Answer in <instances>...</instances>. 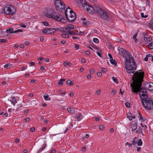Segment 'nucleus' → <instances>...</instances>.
Returning <instances> with one entry per match:
<instances>
[{
	"label": "nucleus",
	"instance_id": "39",
	"mask_svg": "<svg viewBox=\"0 0 153 153\" xmlns=\"http://www.w3.org/2000/svg\"><path fill=\"white\" fill-rule=\"evenodd\" d=\"M30 120L29 117H26L24 120L23 121L25 122H29L30 121Z\"/></svg>",
	"mask_w": 153,
	"mask_h": 153
},
{
	"label": "nucleus",
	"instance_id": "31",
	"mask_svg": "<svg viewBox=\"0 0 153 153\" xmlns=\"http://www.w3.org/2000/svg\"><path fill=\"white\" fill-rule=\"evenodd\" d=\"M136 138V137H134L133 138L132 141V144L133 145H134L137 143V141H135V140Z\"/></svg>",
	"mask_w": 153,
	"mask_h": 153
},
{
	"label": "nucleus",
	"instance_id": "4",
	"mask_svg": "<svg viewBox=\"0 0 153 153\" xmlns=\"http://www.w3.org/2000/svg\"><path fill=\"white\" fill-rule=\"evenodd\" d=\"M84 4H85L84 6H86L87 12L93 14L95 12L96 13L98 9H99V7L97 5H95L94 7H93L91 5L88 4L85 1H84Z\"/></svg>",
	"mask_w": 153,
	"mask_h": 153
},
{
	"label": "nucleus",
	"instance_id": "44",
	"mask_svg": "<svg viewBox=\"0 0 153 153\" xmlns=\"http://www.w3.org/2000/svg\"><path fill=\"white\" fill-rule=\"evenodd\" d=\"M97 54L100 57H102V55L98 51H97L96 52Z\"/></svg>",
	"mask_w": 153,
	"mask_h": 153
},
{
	"label": "nucleus",
	"instance_id": "17",
	"mask_svg": "<svg viewBox=\"0 0 153 153\" xmlns=\"http://www.w3.org/2000/svg\"><path fill=\"white\" fill-rule=\"evenodd\" d=\"M144 40L146 42H147L148 41H149V42H150L152 40V38L150 36H149L148 37H144Z\"/></svg>",
	"mask_w": 153,
	"mask_h": 153
},
{
	"label": "nucleus",
	"instance_id": "2",
	"mask_svg": "<svg viewBox=\"0 0 153 153\" xmlns=\"http://www.w3.org/2000/svg\"><path fill=\"white\" fill-rule=\"evenodd\" d=\"M125 61V67L127 72L130 74L134 73L136 69L137 65L133 57H130Z\"/></svg>",
	"mask_w": 153,
	"mask_h": 153
},
{
	"label": "nucleus",
	"instance_id": "36",
	"mask_svg": "<svg viewBox=\"0 0 153 153\" xmlns=\"http://www.w3.org/2000/svg\"><path fill=\"white\" fill-rule=\"evenodd\" d=\"M69 34L72 35H75L76 34L73 31L69 30L68 31Z\"/></svg>",
	"mask_w": 153,
	"mask_h": 153
},
{
	"label": "nucleus",
	"instance_id": "55",
	"mask_svg": "<svg viewBox=\"0 0 153 153\" xmlns=\"http://www.w3.org/2000/svg\"><path fill=\"white\" fill-rule=\"evenodd\" d=\"M30 66H35V63L34 62H31L30 63Z\"/></svg>",
	"mask_w": 153,
	"mask_h": 153
},
{
	"label": "nucleus",
	"instance_id": "50",
	"mask_svg": "<svg viewBox=\"0 0 153 153\" xmlns=\"http://www.w3.org/2000/svg\"><path fill=\"white\" fill-rule=\"evenodd\" d=\"M138 114L139 115L140 117V119L141 120L142 119H143V118L142 117V116L141 115V113L139 111H138Z\"/></svg>",
	"mask_w": 153,
	"mask_h": 153
},
{
	"label": "nucleus",
	"instance_id": "8",
	"mask_svg": "<svg viewBox=\"0 0 153 153\" xmlns=\"http://www.w3.org/2000/svg\"><path fill=\"white\" fill-rule=\"evenodd\" d=\"M13 7L12 5L5 6L4 9V13L7 15H13L16 12V10H13Z\"/></svg>",
	"mask_w": 153,
	"mask_h": 153
},
{
	"label": "nucleus",
	"instance_id": "58",
	"mask_svg": "<svg viewBox=\"0 0 153 153\" xmlns=\"http://www.w3.org/2000/svg\"><path fill=\"white\" fill-rule=\"evenodd\" d=\"M81 62L82 63H85V60L84 58H82L81 59Z\"/></svg>",
	"mask_w": 153,
	"mask_h": 153
},
{
	"label": "nucleus",
	"instance_id": "41",
	"mask_svg": "<svg viewBox=\"0 0 153 153\" xmlns=\"http://www.w3.org/2000/svg\"><path fill=\"white\" fill-rule=\"evenodd\" d=\"M141 17L143 18H146L148 17V15H146L145 16H144V14L143 13H142L141 14Z\"/></svg>",
	"mask_w": 153,
	"mask_h": 153
},
{
	"label": "nucleus",
	"instance_id": "29",
	"mask_svg": "<svg viewBox=\"0 0 153 153\" xmlns=\"http://www.w3.org/2000/svg\"><path fill=\"white\" fill-rule=\"evenodd\" d=\"M148 47L149 49H153V43L151 42L149 44Z\"/></svg>",
	"mask_w": 153,
	"mask_h": 153
},
{
	"label": "nucleus",
	"instance_id": "64",
	"mask_svg": "<svg viewBox=\"0 0 153 153\" xmlns=\"http://www.w3.org/2000/svg\"><path fill=\"white\" fill-rule=\"evenodd\" d=\"M100 93H101L100 90H98L96 92V94L98 95L100 94Z\"/></svg>",
	"mask_w": 153,
	"mask_h": 153
},
{
	"label": "nucleus",
	"instance_id": "45",
	"mask_svg": "<svg viewBox=\"0 0 153 153\" xmlns=\"http://www.w3.org/2000/svg\"><path fill=\"white\" fill-rule=\"evenodd\" d=\"M102 73H105L107 71V69L105 68H103L102 70Z\"/></svg>",
	"mask_w": 153,
	"mask_h": 153
},
{
	"label": "nucleus",
	"instance_id": "18",
	"mask_svg": "<svg viewBox=\"0 0 153 153\" xmlns=\"http://www.w3.org/2000/svg\"><path fill=\"white\" fill-rule=\"evenodd\" d=\"M67 110L71 114H74L75 112V111L74 109L71 108H67Z\"/></svg>",
	"mask_w": 153,
	"mask_h": 153
},
{
	"label": "nucleus",
	"instance_id": "25",
	"mask_svg": "<svg viewBox=\"0 0 153 153\" xmlns=\"http://www.w3.org/2000/svg\"><path fill=\"white\" fill-rule=\"evenodd\" d=\"M110 62L111 64L113 65H116L117 64L116 61L113 59H110Z\"/></svg>",
	"mask_w": 153,
	"mask_h": 153
},
{
	"label": "nucleus",
	"instance_id": "6",
	"mask_svg": "<svg viewBox=\"0 0 153 153\" xmlns=\"http://www.w3.org/2000/svg\"><path fill=\"white\" fill-rule=\"evenodd\" d=\"M100 17V19L107 20L108 18V15L106 11L101 9L99 7L96 13Z\"/></svg>",
	"mask_w": 153,
	"mask_h": 153
},
{
	"label": "nucleus",
	"instance_id": "15",
	"mask_svg": "<svg viewBox=\"0 0 153 153\" xmlns=\"http://www.w3.org/2000/svg\"><path fill=\"white\" fill-rule=\"evenodd\" d=\"M46 144L45 143H44L42 145V147L39 150L38 153H40L42 152L45 148Z\"/></svg>",
	"mask_w": 153,
	"mask_h": 153
},
{
	"label": "nucleus",
	"instance_id": "27",
	"mask_svg": "<svg viewBox=\"0 0 153 153\" xmlns=\"http://www.w3.org/2000/svg\"><path fill=\"white\" fill-rule=\"evenodd\" d=\"M59 18H61V19L59 21L61 22L62 23H65L66 21V20L64 19L63 18H62L61 16L59 15Z\"/></svg>",
	"mask_w": 153,
	"mask_h": 153
},
{
	"label": "nucleus",
	"instance_id": "33",
	"mask_svg": "<svg viewBox=\"0 0 153 153\" xmlns=\"http://www.w3.org/2000/svg\"><path fill=\"white\" fill-rule=\"evenodd\" d=\"M93 41L94 42L96 43H98L99 42V40L97 38H94Z\"/></svg>",
	"mask_w": 153,
	"mask_h": 153
},
{
	"label": "nucleus",
	"instance_id": "37",
	"mask_svg": "<svg viewBox=\"0 0 153 153\" xmlns=\"http://www.w3.org/2000/svg\"><path fill=\"white\" fill-rule=\"evenodd\" d=\"M0 42L1 43L7 42V40L5 39H0Z\"/></svg>",
	"mask_w": 153,
	"mask_h": 153
},
{
	"label": "nucleus",
	"instance_id": "38",
	"mask_svg": "<svg viewBox=\"0 0 153 153\" xmlns=\"http://www.w3.org/2000/svg\"><path fill=\"white\" fill-rule=\"evenodd\" d=\"M126 106L127 107L130 108V104L128 102H126L125 103Z\"/></svg>",
	"mask_w": 153,
	"mask_h": 153
},
{
	"label": "nucleus",
	"instance_id": "61",
	"mask_svg": "<svg viewBox=\"0 0 153 153\" xmlns=\"http://www.w3.org/2000/svg\"><path fill=\"white\" fill-rule=\"evenodd\" d=\"M146 57H152V55L151 54H147L146 55Z\"/></svg>",
	"mask_w": 153,
	"mask_h": 153
},
{
	"label": "nucleus",
	"instance_id": "24",
	"mask_svg": "<svg viewBox=\"0 0 153 153\" xmlns=\"http://www.w3.org/2000/svg\"><path fill=\"white\" fill-rule=\"evenodd\" d=\"M137 143L138 146H141L142 145V141L141 139H139L137 142Z\"/></svg>",
	"mask_w": 153,
	"mask_h": 153
},
{
	"label": "nucleus",
	"instance_id": "42",
	"mask_svg": "<svg viewBox=\"0 0 153 153\" xmlns=\"http://www.w3.org/2000/svg\"><path fill=\"white\" fill-rule=\"evenodd\" d=\"M42 23L43 24V25L45 26H48L49 25V23L45 21L43 22Z\"/></svg>",
	"mask_w": 153,
	"mask_h": 153
},
{
	"label": "nucleus",
	"instance_id": "47",
	"mask_svg": "<svg viewBox=\"0 0 153 153\" xmlns=\"http://www.w3.org/2000/svg\"><path fill=\"white\" fill-rule=\"evenodd\" d=\"M52 28H48V31H49V34L52 33Z\"/></svg>",
	"mask_w": 153,
	"mask_h": 153
},
{
	"label": "nucleus",
	"instance_id": "3",
	"mask_svg": "<svg viewBox=\"0 0 153 153\" xmlns=\"http://www.w3.org/2000/svg\"><path fill=\"white\" fill-rule=\"evenodd\" d=\"M45 16L48 18H53L56 21H59L61 18H59V15L55 12L53 9H49L47 13L45 14Z\"/></svg>",
	"mask_w": 153,
	"mask_h": 153
},
{
	"label": "nucleus",
	"instance_id": "9",
	"mask_svg": "<svg viewBox=\"0 0 153 153\" xmlns=\"http://www.w3.org/2000/svg\"><path fill=\"white\" fill-rule=\"evenodd\" d=\"M13 30L14 29L13 27H8L6 30V32L9 34H11L13 33H16L22 32V30L21 29H18L14 31Z\"/></svg>",
	"mask_w": 153,
	"mask_h": 153
},
{
	"label": "nucleus",
	"instance_id": "23",
	"mask_svg": "<svg viewBox=\"0 0 153 153\" xmlns=\"http://www.w3.org/2000/svg\"><path fill=\"white\" fill-rule=\"evenodd\" d=\"M12 66V65L11 64H7L4 65L5 68H10Z\"/></svg>",
	"mask_w": 153,
	"mask_h": 153
},
{
	"label": "nucleus",
	"instance_id": "35",
	"mask_svg": "<svg viewBox=\"0 0 153 153\" xmlns=\"http://www.w3.org/2000/svg\"><path fill=\"white\" fill-rule=\"evenodd\" d=\"M112 79L114 82L116 83V84H118V82L117 81V79L115 77H113Z\"/></svg>",
	"mask_w": 153,
	"mask_h": 153
},
{
	"label": "nucleus",
	"instance_id": "21",
	"mask_svg": "<svg viewBox=\"0 0 153 153\" xmlns=\"http://www.w3.org/2000/svg\"><path fill=\"white\" fill-rule=\"evenodd\" d=\"M65 79H60L59 81L58 82V84L59 85H62L63 84V82H65Z\"/></svg>",
	"mask_w": 153,
	"mask_h": 153
},
{
	"label": "nucleus",
	"instance_id": "12",
	"mask_svg": "<svg viewBox=\"0 0 153 153\" xmlns=\"http://www.w3.org/2000/svg\"><path fill=\"white\" fill-rule=\"evenodd\" d=\"M82 116L80 113H76L75 115V118H76L78 121H80L82 119Z\"/></svg>",
	"mask_w": 153,
	"mask_h": 153
},
{
	"label": "nucleus",
	"instance_id": "10",
	"mask_svg": "<svg viewBox=\"0 0 153 153\" xmlns=\"http://www.w3.org/2000/svg\"><path fill=\"white\" fill-rule=\"evenodd\" d=\"M69 19L68 18V21L71 22H72L75 21L76 19V16L74 12L71 13L70 14Z\"/></svg>",
	"mask_w": 153,
	"mask_h": 153
},
{
	"label": "nucleus",
	"instance_id": "59",
	"mask_svg": "<svg viewBox=\"0 0 153 153\" xmlns=\"http://www.w3.org/2000/svg\"><path fill=\"white\" fill-rule=\"evenodd\" d=\"M52 33H55L56 31V28H52Z\"/></svg>",
	"mask_w": 153,
	"mask_h": 153
},
{
	"label": "nucleus",
	"instance_id": "28",
	"mask_svg": "<svg viewBox=\"0 0 153 153\" xmlns=\"http://www.w3.org/2000/svg\"><path fill=\"white\" fill-rule=\"evenodd\" d=\"M74 82H72L70 80H68L67 82V84L68 85H73Z\"/></svg>",
	"mask_w": 153,
	"mask_h": 153
},
{
	"label": "nucleus",
	"instance_id": "52",
	"mask_svg": "<svg viewBox=\"0 0 153 153\" xmlns=\"http://www.w3.org/2000/svg\"><path fill=\"white\" fill-rule=\"evenodd\" d=\"M90 23H89V22H83L82 23V25H86L87 24L88 25Z\"/></svg>",
	"mask_w": 153,
	"mask_h": 153
},
{
	"label": "nucleus",
	"instance_id": "5",
	"mask_svg": "<svg viewBox=\"0 0 153 153\" xmlns=\"http://www.w3.org/2000/svg\"><path fill=\"white\" fill-rule=\"evenodd\" d=\"M55 4L57 9L60 11H64L66 5L64 2L61 0H55Z\"/></svg>",
	"mask_w": 153,
	"mask_h": 153
},
{
	"label": "nucleus",
	"instance_id": "54",
	"mask_svg": "<svg viewBox=\"0 0 153 153\" xmlns=\"http://www.w3.org/2000/svg\"><path fill=\"white\" fill-rule=\"evenodd\" d=\"M35 128L34 127H32L30 128V131L33 132L35 131Z\"/></svg>",
	"mask_w": 153,
	"mask_h": 153
},
{
	"label": "nucleus",
	"instance_id": "22",
	"mask_svg": "<svg viewBox=\"0 0 153 153\" xmlns=\"http://www.w3.org/2000/svg\"><path fill=\"white\" fill-rule=\"evenodd\" d=\"M56 31H58L59 32H62L64 31V28L63 27H60L58 28H56Z\"/></svg>",
	"mask_w": 153,
	"mask_h": 153
},
{
	"label": "nucleus",
	"instance_id": "7",
	"mask_svg": "<svg viewBox=\"0 0 153 153\" xmlns=\"http://www.w3.org/2000/svg\"><path fill=\"white\" fill-rule=\"evenodd\" d=\"M119 54L120 55L123 56L125 58V60H128V58L132 56L130 53L123 48H119L118 49Z\"/></svg>",
	"mask_w": 153,
	"mask_h": 153
},
{
	"label": "nucleus",
	"instance_id": "32",
	"mask_svg": "<svg viewBox=\"0 0 153 153\" xmlns=\"http://www.w3.org/2000/svg\"><path fill=\"white\" fill-rule=\"evenodd\" d=\"M137 34L136 33L133 36V38L135 42H136L137 40Z\"/></svg>",
	"mask_w": 153,
	"mask_h": 153
},
{
	"label": "nucleus",
	"instance_id": "14",
	"mask_svg": "<svg viewBox=\"0 0 153 153\" xmlns=\"http://www.w3.org/2000/svg\"><path fill=\"white\" fill-rule=\"evenodd\" d=\"M12 100H10V101L12 103V104L14 105L17 102L16 100V99L15 97H13L12 98Z\"/></svg>",
	"mask_w": 153,
	"mask_h": 153
},
{
	"label": "nucleus",
	"instance_id": "53",
	"mask_svg": "<svg viewBox=\"0 0 153 153\" xmlns=\"http://www.w3.org/2000/svg\"><path fill=\"white\" fill-rule=\"evenodd\" d=\"M97 75L98 76H101L102 75V73L100 72H98L97 73Z\"/></svg>",
	"mask_w": 153,
	"mask_h": 153
},
{
	"label": "nucleus",
	"instance_id": "46",
	"mask_svg": "<svg viewBox=\"0 0 153 153\" xmlns=\"http://www.w3.org/2000/svg\"><path fill=\"white\" fill-rule=\"evenodd\" d=\"M86 149V148L85 147V146H84L82 148L81 151L82 152H84L85 151Z\"/></svg>",
	"mask_w": 153,
	"mask_h": 153
},
{
	"label": "nucleus",
	"instance_id": "40",
	"mask_svg": "<svg viewBox=\"0 0 153 153\" xmlns=\"http://www.w3.org/2000/svg\"><path fill=\"white\" fill-rule=\"evenodd\" d=\"M104 126L102 125H100L99 126V128L100 130H102L104 129Z\"/></svg>",
	"mask_w": 153,
	"mask_h": 153
},
{
	"label": "nucleus",
	"instance_id": "49",
	"mask_svg": "<svg viewBox=\"0 0 153 153\" xmlns=\"http://www.w3.org/2000/svg\"><path fill=\"white\" fill-rule=\"evenodd\" d=\"M94 70L92 69L90 70V73L91 74H93L94 73Z\"/></svg>",
	"mask_w": 153,
	"mask_h": 153
},
{
	"label": "nucleus",
	"instance_id": "13",
	"mask_svg": "<svg viewBox=\"0 0 153 153\" xmlns=\"http://www.w3.org/2000/svg\"><path fill=\"white\" fill-rule=\"evenodd\" d=\"M148 87V90L149 91H153V83L152 82L149 83L147 84Z\"/></svg>",
	"mask_w": 153,
	"mask_h": 153
},
{
	"label": "nucleus",
	"instance_id": "1",
	"mask_svg": "<svg viewBox=\"0 0 153 153\" xmlns=\"http://www.w3.org/2000/svg\"><path fill=\"white\" fill-rule=\"evenodd\" d=\"M144 74V72L141 71V70L135 72L133 77V84L131 85V87L133 92L135 93L140 92L139 95L144 107L146 109L150 110L153 108V101L148 97L146 89L141 88Z\"/></svg>",
	"mask_w": 153,
	"mask_h": 153
},
{
	"label": "nucleus",
	"instance_id": "48",
	"mask_svg": "<svg viewBox=\"0 0 153 153\" xmlns=\"http://www.w3.org/2000/svg\"><path fill=\"white\" fill-rule=\"evenodd\" d=\"M134 128H132V130L133 131H134L137 128V125L136 124H135V125H134Z\"/></svg>",
	"mask_w": 153,
	"mask_h": 153
},
{
	"label": "nucleus",
	"instance_id": "34",
	"mask_svg": "<svg viewBox=\"0 0 153 153\" xmlns=\"http://www.w3.org/2000/svg\"><path fill=\"white\" fill-rule=\"evenodd\" d=\"M136 132L137 133H141L142 132V129L140 127L138 130H137Z\"/></svg>",
	"mask_w": 153,
	"mask_h": 153
},
{
	"label": "nucleus",
	"instance_id": "56",
	"mask_svg": "<svg viewBox=\"0 0 153 153\" xmlns=\"http://www.w3.org/2000/svg\"><path fill=\"white\" fill-rule=\"evenodd\" d=\"M20 26L21 27H23V28H25L26 27V25L23 24H21Z\"/></svg>",
	"mask_w": 153,
	"mask_h": 153
},
{
	"label": "nucleus",
	"instance_id": "51",
	"mask_svg": "<svg viewBox=\"0 0 153 153\" xmlns=\"http://www.w3.org/2000/svg\"><path fill=\"white\" fill-rule=\"evenodd\" d=\"M125 145H128V146L129 147H130L132 146V144H131V143H129L128 142H126L125 143Z\"/></svg>",
	"mask_w": 153,
	"mask_h": 153
},
{
	"label": "nucleus",
	"instance_id": "26",
	"mask_svg": "<svg viewBox=\"0 0 153 153\" xmlns=\"http://www.w3.org/2000/svg\"><path fill=\"white\" fill-rule=\"evenodd\" d=\"M43 97L45 100L46 101L50 100H51L50 98H49V96L48 95H44Z\"/></svg>",
	"mask_w": 153,
	"mask_h": 153
},
{
	"label": "nucleus",
	"instance_id": "16",
	"mask_svg": "<svg viewBox=\"0 0 153 153\" xmlns=\"http://www.w3.org/2000/svg\"><path fill=\"white\" fill-rule=\"evenodd\" d=\"M74 27V26L72 25H68L65 27V29L67 30H70L73 29Z\"/></svg>",
	"mask_w": 153,
	"mask_h": 153
},
{
	"label": "nucleus",
	"instance_id": "19",
	"mask_svg": "<svg viewBox=\"0 0 153 153\" xmlns=\"http://www.w3.org/2000/svg\"><path fill=\"white\" fill-rule=\"evenodd\" d=\"M48 28H46L45 29H43L42 30V32L45 34H49V32L48 30Z\"/></svg>",
	"mask_w": 153,
	"mask_h": 153
},
{
	"label": "nucleus",
	"instance_id": "63",
	"mask_svg": "<svg viewBox=\"0 0 153 153\" xmlns=\"http://www.w3.org/2000/svg\"><path fill=\"white\" fill-rule=\"evenodd\" d=\"M74 95V94L72 92H71L70 94V96L71 97H73Z\"/></svg>",
	"mask_w": 153,
	"mask_h": 153
},
{
	"label": "nucleus",
	"instance_id": "11",
	"mask_svg": "<svg viewBox=\"0 0 153 153\" xmlns=\"http://www.w3.org/2000/svg\"><path fill=\"white\" fill-rule=\"evenodd\" d=\"M73 12V11H72V10H71V9L70 7H67L66 10L65 11V13L66 19H68V15L67 14V13H69L70 14L71 13H72Z\"/></svg>",
	"mask_w": 153,
	"mask_h": 153
},
{
	"label": "nucleus",
	"instance_id": "43",
	"mask_svg": "<svg viewBox=\"0 0 153 153\" xmlns=\"http://www.w3.org/2000/svg\"><path fill=\"white\" fill-rule=\"evenodd\" d=\"M75 48L76 49H78L79 48V45L76 44H74Z\"/></svg>",
	"mask_w": 153,
	"mask_h": 153
},
{
	"label": "nucleus",
	"instance_id": "62",
	"mask_svg": "<svg viewBox=\"0 0 153 153\" xmlns=\"http://www.w3.org/2000/svg\"><path fill=\"white\" fill-rule=\"evenodd\" d=\"M29 112V110L28 109H26V110H25L24 111V113L25 114H27V113H28Z\"/></svg>",
	"mask_w": 153,
	"mask_h": 153
},
{
	"label": "nucleus",
	"instance_id": "60",
	"mask_svg": "<svg viewBox=\"0 0 153 153\" xmlns=\"http://www.w3.org/2000/svg\"><path fill=\"white\" fill-rule=\"evenodd\" d=\"M95 120L97 121H98L100 120V118L99 117H96L95 118Z\"/></svg>",
	"mask_w": 153,
	"mask_h": 153
},
{
	"label": "nucleus",
	"instance_id": "57",
	"mask_svg": "<svg viewBox=\"0 0 153 153\" xmlns=\"http://www.w3.org/2000/svg\"><path fill=\"white\" fill-rule=\"evenodd\" d=\"M91 76L90 75H87V78L88 79H90L91 78Z\"/></svg>",
	"mask_w": 153,
	"mask_h": 153
},
{
	"label": "nucleus",
	"instance_id": "30",
	"mask_svg": "<svg viewBox=\"0 0 153 153\" xmlns=\"http://www.w3.org/2000/svg\"><path fill=\"white\" fill-rule=\"evenodd\" d=\"M62 37L63 38H68L69 37V35L68 34H62L61 35Z\"/></svg>",
	"mask_w": 153,
	"mask_h": 153
},
{
	"label": "nucleus",
	"instance_id": "20",
	"mask_svg": "<svg viewBox=\"0 0 153 153\" xmlns=\"http://www.w3.org/2000/svg\"><path fill=\"white\" fill-rule=\"evenodd\" d=\"M127 117H128L130 120H132V115L130 113H128L127 114Z\"/></svg>",
	"mask_w": 153,
	"mask_h": 153
}]
</instances>
